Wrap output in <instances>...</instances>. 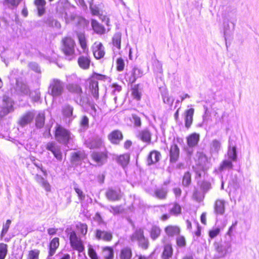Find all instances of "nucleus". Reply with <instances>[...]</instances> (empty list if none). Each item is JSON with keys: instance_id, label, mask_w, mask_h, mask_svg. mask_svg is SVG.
<instances>
[{"instance_id": "23", "label": "nucleus", "mask_w": 259, "mask_h": 259, "mask_svg": "<svg viewBox=\"0 0 259 259\" xmlns=\"http://www.w3.org/2000/svg\"><path fill=\"white\" fill-rule=\"evenodd\" d=\"M173 254V249L170 243L165 244L161 255L162 259H170Z\"/></svg>"}, {"instance_id": "55", "label": "nucleus", "mask_w": 259, "mask_h": 259, "mask_svg": "<svg viewBox=\"0 0 259 259\" xmlns=\"http://www.w3.org/2000/svg\"><path fill=\"white\" fill-rule=\"evenodd\" d=\"M131 121L134 123L135 127H141L142 124L141 120L140 117L138 115L136 114H132Z\"/></svg>"}, {"instance_id": "48", "label": "nucleus", "mask_w": 259, "mask_h": 259, "mask_svg": "<svg viewBox=\"0 0 259 259\" xmlns=\"http://www.w3.org/2000/svg\"><path fill=\"white\" fill-rule=\"evenodd\" d=\"M46 23L50 26L55 27L57 29H59L61 27L60 23L52 17L48 18L46 21Z\"/></svg>"}, {"instance_id": "30", "label": "nucleus", "mask_w": 259, "mask_h": 259, "mask_svg": "<svg viewBox=\"0 0 259 259\" xmlns=\"http://www.w3.org/2000/svg\"><path fill=\"white\" fill-rule=\"evenodd\" d=\"M34 115L31 112H28L24 114L20 119L19 124L22 126H24L30 123L33 119Z\"/></svg>"}, {"instance_id": "42", "label": "nucleus", "mask_w": 259, "mask_h": 259, "mask_svg": "<svg viewBox=\"0 0 259 259\" xmlns=\"http://www.w3.org/2000/svg\"><path fill=\"white\" fill-rule=\"evenodd\" d=\"M73 107L69 105H65L62 108V113L66 117L70 118L73 116Z\"/></svg>"}, {"instance_id": "53", "label": "nucleus", "mask_w": 259, "mask_h": 259, "mask_svg": "<svg viewBox=\"0 0 259 259\" xmlns=\"http://www.w3.org/2000/svg\"><path fill=\"white\" fill-rule=\"evenodd\" d=\"M130 160V156L128 154L120 155L118 158V162L123 166L126 165Z\"/></svg>"}, {"instance_id": "36", "label": "nucleus", "mask_w": 259, "mask_h": 259, "mask_svg": "<svg viewBox=\"0 0 259 259\" xmlns=\"http://www.w3.org/2000/svg\"><path fill=\"white\" fill-rule=\"evenodd\" d=\"M161 96L163 102L165 104L171 106L174 101V99L169 96L168 92L166 90H164L161 92Z\"/></svg>"}, {"instance_id": "32", "label": "nucleus", "mask_w": 259, "mask_h": 259, "mask_svg": "<svg viewBox=\"0 0 259 259\" xmlns=\"http://www.w3.org/2000/svg\"><path fill=\"white\" fill-rule=\"evenodd\" d=\"M34 4L36 7L38 15L41 16L45 12V5L46 2L45 0H35Z\"/></svg>"}, {"instance_id": "38", "label": "nucleus", "mask_w": 259, "mask_h": 259, "mask_svg": "<svg viewBox=\"0 0 259 259\" xmlns=\"http://www.w3.org/2000/svg\"><path fill=\"white\" fill-rule=\"evenodd\" d=\"M132 255L131 249L127 247H124L120 251V259H131Z\"/></svg>"}, {"instance_id": "15", "label": "nucleus", "mask_w": 259, "mask_h": 259, "mask_svg": "<svg viewBox=\"0 0 259 259\" xmlns=\"http://www.w3.org/2000/svg\"><path fill=\"white\" fill-rule=\"evenodd\" d=\"M152 134L150 130L145 128L140 131L138 134V138L140 139L142 141L149 144L151 141Z\"/></svg>"}, {"instance_id": "59", "label": "nucleus", "mask_w": 259, "mask_h": 259, "mask_svg": "<svg viewBox=\"0 0 259 259\" xmlns=\"http://www.w3.org/2000/svg\"><path fill=\"white\" fill-rule=\"evenodd\" d=\"M191 175L189 172H187L184 174L182 183L185 186H189L191 183Z\"/></svg>"}, {"instance_id": "51", "label": "nucleus", "mask_w": 259, "mask_h": 259, "mask_svg": "<svg viewBox=\"0 0 259 259\" xmlns=\"http://www.w3.org/2000/svg\"><path fill=\"white\" fill-rule=\"evenodd\" d=\"M132 94L133 97L137 100L141 99V92L139 89V84H136L133 87Z\"/></svg>"}, {"instance_id": "28", "label": "nucleus", "mask_w": 259, "mask_h": 259, "mask_svg": "<svg viewBox=\"0 0 259 259\" xmlns=\"http://www.w3.org/2000/svg\"><path fill=\"white\" fill-rule=\"evenodd\" d=\"M106 196L110 201H116L120 198V191L113 189H109L106 193Z\"/></svg>"}, {"instance_id": "61", "label": "nucleus", "mask_w": 259, "mask_h": 259, "mask_svg": "<svg viewBox=\"0 0 259 259\" xmlns=\"http://www.w3.org/2000/svg\"><path fill=\"white\" fill-rule=\"evenodd\" d=\"M139 245L143 249H147L148 247L149 242L147 239H146L145 237L140 239L139 241Z\"/></svg>"}, {"instance_id": "10", "label": "nucleus", "mask_w": 259, "mask_h": 259, "mask_svg": "<svg viewBox=\"0 0 259 259\" xmlns=\"http://www.w3.org/2000/svg\"><path fill=\"white\" fill-rule=\"evenodd\" d=\"M95 235L97 240L105 242L111 241L113 238L112 233L110 231H106L100 229H97L95 231Z\"/></svg>"}, {"instance_id": "58", "label": "nucleus", "mask_w": 259, "mask_h": 259, "mask_svg": "<svg viewBox=\"0 0 259 259\" xmlns=\"http://www.w3.org/2000/svg\"><path fill=\"white\" fill-rule=\"evenodd\" d=\"M124 61L123 59L119 57L116 60V69L118 71H122L124 68Z\"/></svg>"}, {"instance_id": "60", "label": "nucleus", "mask_w": 259, "mask_h": 259, "mask_svg": "<svg viewBox=\"0 0 259 259\" xmlns=\"http://www.w3.org/2000/svg\"><path fill=\"white\" fill-rule=\"evenodd\" d=\"M11 223V221L10 220H8L6 223L3 225V229L1 233V236L4 237L8 232L9 228L10 227V224Z\"/></svg>"}, {"instance_id": "63", "label": "nucleus", "mask_w": 259, "mask_h": 259, "mask_svg": "<svg viewBox=\"0 0 259 259\" xmlns=\"http://www.w3.org/2000/svg\"><path fill=\"white\" fill-rule=\"evenodd\" d=\"M177 244L179 247H184L186 245V241L184 237L179 236L177 238Z\"/></svg>"}, {"instance_id": "13", "label": "nucleus", "mask_w": 259, "mask_h": 259, "mask_svg": "<svg viewBox=\"0 0 259 259\" xmlns=\"http://www.w3.org/2000/svg\"><path fill=\"white\" fill-rule=\"evenodd\" d=\"M180 156V149L178 145L173 144L169 149V162L170 164L176 163Z\"/></svg>"}, {"instance_id": "35", "label": "nucleus", "mask_w": 259, "mask_h": 259, "mask_svg": "<svg viewBox=\"0 0 259 259\" xmlns=\"http://www.w3.org/2000/svg\"><path fill=\"white\" fill-rule=\"evenodd\" d=\"M199 140V135L196 133H194L190 135L187 138V143L189 147H194L195 146Z\"/></svg>"}, {"instance_id": "12", "label": "nucleus", "mask_w": 259, "mask_h": 259, "mask_svg": "<svg viewBox=\"0 0 259 259\" xmlns=\"http://www.w3.org/2000/svg\"><path fill=\"white\" fill-rule=\"evenodd\" d=\"M94 57L97 59L103 58L105 55L104 48L100 42H95L92 46Z\"/></svg>"}, {"instance_id": "44", "label": "nucleus", "mask_w": 259, "mask_h": 259, "mask_svg": "<svg viewBox=\"0 0 259 259\" xmlns=\"http://www.w3.org/2000/svg\"><path fill=\"white\" fill-rule=\"evenodd\" d=\"M144 237V231L142 229H139L136 230L131 237L132 241H139Z\"/></svg>"}, {"instance_id": "3", "label": "nucleus", "mask_w": 259, "mask_h": 259, "mask_svg": "<svg viewBox=\"0 0 259 259\" xmlns=\"http://www.w3.org/2000/svg\"><path fill=\"white\" fill-rule=\"evenodd\" d=\"M215 253L214 258L219 259L225 257L231 251V243L230 241H225L221 244H214Z\"/></svg>"}, {"instance_id": "43", "label": "nucleus", "mask_w": 259, "mask_h": 259, "mask_svg": "<svg viewBox=\"0 0 259 259\" xmlns=\"http://www.w3.org/2000/svg\"><path fill=\"white\" fill-rule=\"evenodd\" d=\"M68 90L69 92L75 94L77 96L82 94V89L81 87L76 84H70L68 85Z\"/></svg>"}, {"instance_id": "1", "label": "nucleus", "mask_w": 259, "mask_h": 259, "mask_svg": "<svg viewBox=\"0 0 259 259\" xmlns=\"http://www.w3.org/2000/svg\"><path fill=\"white\" fill-rule=\"evenodd\" d=\"M78 38L83 53L86 54L85 55H81L79 57L77 60L78 64L81 69L87 70L90 68L91 61L90 57L87 54L88 49H87L85 36L83 34H79Z\"/></svg>"}, {"instance_id": "16", "label": "nucleus", "mask_w": 259, "mask_h": 259, "mask_svg": "<svg viewBox=\"0 0 259 259\" xmlns=\"http://www.w3.org/2000/svg\"><path fill=\"white\" fill-rule=\"evenodd\" d=\"M226 202L223 199H217L214 204V213L216 215H223L225 212Z\"/></svg>"}, {"instance_id": "22", "label": "nucleus", "mask_w": 259, "mask_h": 259, "mask_svg": "<svg viewBox=\"0 0 259 259\" xmlns=\"http://www.w3.org/2000/svg\"><path fill=\"white\" fill-rule=\"evenodd\" d=\"M194 113V109L193 108L187 110L185 112V124L187 128H189L192 123Z\"/></svg>"}, {"instance_id": "57", "label": "nucleus", "mask_w": 259, "mask_h": 259, "mask_svg": "<svg viewBox=\"0 0 259 259\" xmlns=\"http://www.w3.org/2000/svg\"><path fill=\"white\" fill-rule=\"evenodd\" d=\"M21 0H5V4L9 8H15L18 6Z\"/></svg>"}, {"instance_id": "20", "label": "nucleus", "mask_w": 259, "mask_h": 259, "mask_svg": "<svg viewBox=\"0 0 259 259\" xmlns=\"http://www.w3.org/2000/svg\"><path fill=\"white\" fill-rule=\"evenodd\" d=\"M161 154L159 151L153 150L149 154L147 158V163L149 165L158 162L161 158Z\"/></svg>"}, {"instance_id": "21", "label": "nucleus", "mask_w": 259, "mask_h": 259, "mask_svg": "<svg viewBox=\"0 0 259 259\" xmlns=\"http://www.w3.org/2000/svg\"><path fill=\"white\" fill-rule=\"evenodd\" d=\"M85 144L90 149L99 148L102 146L103 141L101 138H96L87 141Z\"/></svg>"}, {"instance_id": "49", "label": "nucleus", "mask_w": 259, "mask_h": 259, "mask_svg": "<svg viewBox=\"0 0 259 259\" xmlns=\"http://www.w3.org/2000/svg\"><path fill=\"white\" fill-rule=\"evenodd\" d=\"M45 123V115L43 113H39L36 118V126L38 128H41Z\"/></svg>"}, {"instance_id": "50", "label": "nucleus", "mask_w": 259, "mask_h": 259, "mask_svg": "<svg viewBox=\"0 0 259 259\" xmlns=\"http://www.w3.org/2000/svg\"><path fill=\"white\" fill-rule=\"evenodd\" d=\"M232 161L229 159H225L223 160L222 164L220 165V170H223L224 169H230L233 168V165Z\"/></svg>"}, {"instance_id": "27", "label": "nucleus", "mask_w": 259, "mask_h": 259, "mask_svg": "<svg viewBox=\"0 0 259 259\" xmlns=\"http://www.w3.org/2000/svg\"><path fill=\"white\" fill-rule=\"evenodd\" d=\"M168 189L166 187H161L156 189L154 191V196L159 199H165L167 197Z\"/></svg>"}, {"instance_id": "64", "label": "nucleus", "mask_w": 259, "mask_h": 259, "mask_svg": "<svg viewBox=\"0 0 259 259\" xmlns=\"http://www.w3.org/2000/svg\"><path fill=\"white\" fill-rule=\"evenodd\" d=\"M90 9L92 12V14L94 15L99 16L100 15V10L99 8L96 6L93 5H90Z\"/></svg>"}, {"instance_id": "33", "label": "nucleus", "mask_w": 259, "mask_h": 259, "mask_svg": "<svg viewBox=\"0 0 259 259\" xmlns=\"http://www.w3.org/2000/svg\"><path fill=\"white\" fill-rule=\"evenodd\" d=\"M76 102L78 104L81 106L87 105L90 102V99L89 96L87 94H79L76 98Z\"/></svg>"}, {"instance_id": "46", "label": "nucleus", "mask_w": 259, "mask_h": 259, "mask_svg": "<svg viewBox=\"0 0 259 259\" xmlns=\"http://www.w3.org/2000/svg\"><path fill=\"white\" fill-rule=\"evenodd\" d=\"M221 147V143L220 141L213 140L210 144V150L213 152L218 153Z\"/></svg>"}, {"instance_id": "18", "label": "nucleus", "mask_w": 259, "mask_h": 259, "mask_svg": "<svg viewBox=\"0 0 259 259\" xmlns=\"http://www.w3.org/2000/svg\"><path fill=\"white\" fill-rule=\"evenodd\" d=\"M85 157L86 155L84 151H78L74 152L71 154V161L73 164L77 165Z\"/></svg>"}, {"instance_id": "9", "label": "nucleus", "mask_w": 259, "mask_h": 259, "mask_svg": "<svg viewBox=\"0 0 259 259\" xmlns=\"http://www.w3.org/2000/svg\"><path fill=\"white\" fill-rule=\"evenodd\" d=\"M19 73H20L19 70L18 69H14L12 71L10 75V77L12 79H14L16 80L17 88L19 89V90L24 94H28L29 92V90L27 86L25 84L20 83L19 81V78L17 77V74Z\"/></svg>"}, {"instance_id": "37", "label": "nucleus", "mask_w": 259, "mask_h": 259, "mask_svg": "<svg viewBox=\"0 0 259 259\" xmlns=\"http://www.w3.org/2000/svg\"><path fill=\"white\" fill-rule=\"evenodd\" d=\"M77 232L81 235L84 236L88 232V226L86 224L78 223L76 225Z\"/></svg>"}, {"instance_id": "11", "label": "nucleus", "mask_w": 259, "mask_h": 259, "mask_svg": "<svg viewBox=\"0 0 259 259\" xmlns=\"http://www.w3.org/2000/svg\"><path fill=\"white\" fill-rule=\"evenodd\" d=\"M46 149L51 151L55 158L61 161L62 159V154L59 146H57L55 142H49L46 145Z\"/></svg>"}, {"instance_id": "14", "label": "nucleus", "mask_w": 259, "mask_h": 259, "mask_svg": "<svg viewBox=\"0 0 259 259\" xmlns=\"http://www.w3.org/2000/svg\"><path fill=\"white\" fill-rule=\"evenodd\" d=\"M92 157L98 165L101 166L106 162L107 156L105 152H94Z\"/></svg>"}, {"instance_id": "6", "label": "nucleus", "mask_w": 259, "mask_h": 259, "mask_svg": "<svg viewBox=\"0 0 259 259\" xmlns=\"http://www.w3.org/2000/svg\"><path fill=\"white\" fill-rule=\"evenodd\" d=\"M63 89V82L59 79H54L50 82L48 92L53 97H57L62 95Z\"/></svg>"}, {"instance_id": "24", "label": "nucleus", "mask_w": 259, "mask_h": 259, "mask_svg": "<svg viewBox=\"0 0 259 259\" xmlns=\"http://www.w3.org/2000/svg\"><path fill=\"white\" fill-rule=\"evenodd\" d=\"M59 246V239L58 237L53 238L50 242L49 245V251L48 259L50 256H52L56 252V249Z\"/></svg>"}, {"instance_id": "5", "label": "nucleus", "mask_w": 259, "mask_h": 259, "mask_svg": "<svg viewBox=\"0 0 259 259\" xmlns=\"http://www.w3.org/2000/svg\"><path fill=\"white\" fill-rule=\"evenodd\" d=\"M105 78V75L95 73L93 74L92 78L89 82V90L92 96L96 99H98L99 97L98 82L96 79L102 80Z\"/></svg>"}, {"instance_id": "31", "label": "nucleus", "mask_w": 259, "mask_h": 259, "mask_svg": "<svg viewBox=\"0 0 259 259\" xmlns=\"http://www.w3.org/2000/svg\"><path fill=\"white\" fill-rule=\"evenodd\" d=\"M143 74V71L137 67H134L132 71V75L129 78V81L131 83L136 81L138 78L141 77Z\"/></svg>"}, {"instance_id": "40", "label": "nucleus", "mask_w": 259, "mask_h": 259, "mask_svg": "<svg viewBox=\"0 0 259 259\" xmlns=\"http://www.w3.org/2000/svg\"><path fill=\"white\" fill-rule=\"evenodd\" d=\"M102 255L105 259H112L114 253L113 248L111 247H105L102 249Z\"/></svg>"}, {"instance_id": "47", "label": "nucleus", "mask_w": 259, "mask_h": 259, "mask_svg": "<svg viewBox=\"0 0 259 259\" xmlns=\"http://www.w3.org/2000/svg\"><path fill=\"white\" fill-rule=\"evenodd\" d=\"M73 189L77 194L79 200L81 202L85 199V194L79 188V186L76 183L73 184Z\"/></svg>"}, {"instance_id": "7", "label": "nucleus", "mask_w": 259, "mask_h": 259, "mask_svg": "<svg viewBox=\"0 0 259 259\" xmlns=\"http://www.w3.org/2000/svg\"><path fill=\"white\" fill-rule=\"evenodd\" d=\"M69 240L71 247L79 253H82L84 250V247L81 239L77 236L76 233L72 231L69 234Z\"/></svg>"}, {"instance_id": "62", "label": "nucleus", "mask_w": 259, "mask_h": 259, "mask_svg": "<svg viewBox=\"0 0 259 259\" xmlns=\"http://www.w3.org/2000/svg\"><path fill=\"white\" fill-rule=\"evenodd\" d=\"M88 254L92 259H98L97 254L91 245H89Z\"/></svg>"}, {"instance_id": "41", "label": "nucleus", "mask_w": 259, "mask_h": 259, "mask_svg": "<svg viewBox=\"0 0 259 259\" xmlns=\"http://www.w3.org/2000/svg\"><path fill=\"white\" fill-rule=\"evenodd\" d=\"M150 237L153 240H156L161 234V230L158 226H153L150 231Z\"/></svg>"}, {"instance_id": "52", "label": "nucleus", "mask_w": 259, "mask_h": 259, "mask_svg": "<svg viewBox=\"0 0 259 259\" xmlns=\"http://www.w3.org/2000/svg\"><path fill=\"white\" fill-rule=\"evenodd\" d=\"M8 253V245L6 244L0 243V259H5Z\"/></svg>"}, {"instance_id": "34", "label": "nucleus", "mask_w": 259, "mask_h": 259, "mask_svg": "<svg viewBox=\"0 0 259 259\" xmlns=\"http://www.w3.org/2000/svg\"><path fill=\"white\" fill-rule=\"evenodd\" d=\"M91 25L93 30L98 34H103L105 32V28L103 26L98 23V22L94 19L92 20Z\"/></svg>"}, {"instance_id": "39", "label": "nucleus", "mask_w": 259, "mask_h": 259, "mask_svg": "<svg viewBox=\"0 0 259 259\" xmlns=\"http://www.w3.org/2000/svg\"><path fill=\"white\" fill-rule=\"evenodd\" d=\"M227 157L228 159L233 161H236L237 160L236 148L235 146L231 147L229 146L227 152Z\"/></svg>"}, {"instance_id": "25", "label": "nucleus", "mask_w": 259, "mask_h": 259, "mask_svg": "<svg viewBox=\"0 0 259 259\" xmlns=\"http://www.w3.org/2000/svg\"><path fill=\"white\" fill-rule=\"evenodd\" d=\"M164 232L168 237H173L180 234V229L177 226L169 225L165 228Z\"/></svg>"}, {"instance_id": "56", "label": "nucleus", "mask_w": 259, "mask_h": 259, "mask_svg": "<svg viewBox=\"0 0 259 259\" xmlns=\"http://www.w3.org/2000/svg\"><path fill=\"white\" fill-rule=\"evenodd\" d=\"M181 207L178 203H174L172 204V207L170 209V212L171 214L177 215L181 213Z\"/></svg>"}, {"instance_id": "45", "label": "nucleus", "mask_w": 259, "mask_h": 259, "mask_svg": "<svg viewBox=\"0 0 259 259\" xmlns=\"http://www.w3.org/2000/svg\"><path fill=\"white\" fill-rule=\"evenodd\" d=\"M40 250L38 249H33L29 250L26 256V259H39Z\"/></svg>"}, {"instance_id": "8", "label": "nucleus", "mask_w": 259, "mask_h": 259, "mask_svg": "<svg viewBox=\"0 0 259 259\" xmlns=\"http://www.w3.org/2000/svg\"><path fill=\"white\" fill-rule=\"evenodd\" d=\"M13 110V102L11 99L7 96H4L1 104V113L3 115H6Z\"/></svg>"}, {"instance_id": "2", "label": "nucleus", "mask_w": 259, "mask_h": 259, "mask_svg": "<svg viewBox=\"0 0 259 259\" xmlns=\"http://www.w3.org/2000/svg\"><path fill=\"white\" fill-rule=\"evenodd\" d=\"M55 138L60 143L67 145L72 139V135L67 130L58 125L56 128Z\"/></svg>"}, {"instance_id": "26", "label": "nucleus", "mask_w": 259, "mask_h": 259, "mask_svg": "<svg viewBox=\"0 0 259 259\" xmlns=\"http://www.w3.org/2000/svg\"><path fill=\"white\" fill-rule=\"evenodd\" d=\"M121 33L120 32L115 33L112 37V45L113 46L114 53H115V49L119 51L121 49Z\"/></svg>"}, {"instance_id": "4", "label": "nucleus", "mask_w": 259, "mask_h": 259, "mask_svg": "<svg viewBox=\"0 0 259 259\" xmlns=\"http://www.w3.org/2000/svg\"><path fill=\"white\" fill-rule=\"evenodd\" d=\"M63 52L69 60H71L74 57L75 42L70 37H66L63 40Z\"/></svg>"}, {"instance_id": "17", "label": "nucleus", "mask_w": 259, "mask_h": 259, "mask_svg": "<svg viewBox=\"0 0 259 259\" xmlns=\"http://www.w3.org/2000/svg\"><path fill=\"white\" fill-rule=\"evenodd\" d=\"M197 163L203 170H206L210 165L209 159L203 153H198Z\"/></svg>"}, {"instance_id": "54", "label": "nucleus", "mask_w": 259, "mask_h": 259, "mask_svg": "<svg viewBox=\"0 0 259 259\" xmlns=\"http://www.w3.org/2000/svg\"><path fill=\"white\" fill-rule=\"evenodd\" d=\"M107 209L113 214H119L122 211V209L121 208L120 206H110L107 207Z\"/></svg>"}, {"instance_id": "29", "label": "nucleus", "mask_w": 259, "mask_h": 259, "mask_svg": "<svg viewBox=\"0 0 259 259\" xmlns=\"http://www.w3.org/2000/svg\"><path fill=\"white\" fill-rule=\"evenodd\" d=\"M36 182L40 185L47 192H50L51 186L49 182L41 176L36 175L35 176Z\"/></svg>"}, {"instance_id": "19", "label": "nucleus", "mask_w": 259, "mask_h": 259, "mask_svg": "<svg viewBox=\"0 0 259 259\" xmlns=\"http://www.w3.org/2000/svg\"><path fill=\"white\" fill-rule=\"evenodd\" d=\"M109 140L114 144H117L122 139V135L120 131L115 130L108 136Z\"/></svg>"}]
</instances>
